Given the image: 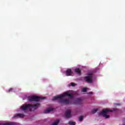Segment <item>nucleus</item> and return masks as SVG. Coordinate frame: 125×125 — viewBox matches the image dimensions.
I'll list each match as a JSON object with an SVG mask.
<instances>
[{"instance_id":"17","label":"nucleus","mask_w":125,"mask_h":125,"mask_svg":"<svg viewBox=\"0 0 125 125\" xmlns=\"http://www.w3.org/2000/svg\"><path fill=\"white\" fill-rule=\"evenodd\" d=\"M68 123L70 124V125H76V122H69Z\"/></svg>"},{"instance_id":"21","label":"nucleus","mask_w":125,"mask_h":125,"mask_svg":"<svg viewBox=\"0 0 125 125\" xmlns=\"http://www.w3.org/2000/svg\"><path fill=\"white\" fill-rule=\"evenodd\" d=\"M115 105H116V106H121V104H116Z\"/></svg>"},{"instance_id":"11","label":"nucleus","mask_w":125,"mask_h":125,"mask_svg":"<svg viewBox=\"0 0 125 125\" xmlns=\"http://www.w3.org/2000/svg\"><path fill=\"white\" fill-rule=\"evenodd\" d=\"M23 114H17L14 116V117H19V118H24Z\"/></svg>"},{"instance_id":"6","label":"nucleus","mask_w":125,"mask_h":125,"mask_svg":"<svg viewBox=\"0 0 125 125\" xmlns=\"http://www.w3.org/2000/svg\"><path fill=\"white\" fill-rule=\"evenodd\" d=\"M74 105H80L83 104V100L80 98L77 99L73 102Z\"/></svg>"},{"instance_id":"20","label":"nucleus","mask_w":125,"mask_h":125,"mask_svg":"<svg viewBox=\"0 0 125 125\" xmlns=\"http://www.w3.org/2000/svg\"><path fill=\"white\" fill-rule=\"evenodd\" d=\"M13 89H12V88H10L9 89V90H8V92H10L11 91H12V90H13Z\"/></svg>"},{"instance_id":"14","label":"nucleus","mask_w":125,"mask_h":125,"mask_svg":"<svg viewBox=\"0 0 125 125\" xmlns=\"http://www.w3.org/2000/svg\"><path fill=\"white\" fill-rule=\"evenodd\" d=\"M97 112V109H94L92 110V114H95V113Z\"/></svg>"},{"instance_id":"22","label":"nucleus","mask_w":125,"mask_h":125,"mask_svg":"<svg viewBox=\"0 0 125 125\" xmlns=\"http://www.w3.org/2000/svg\"><path fill=\"white\" fill-rule=\"evenodd\" d=\"M123 123H125V118L123 119Z\"/></svg>"},{"instance_id":"1","label":"nucleus","mask_w":125,"mask_h":125,"mask_svg":"<svg viewBox=\"0 0 125 125\" xmlns=\"http://www.w3.org/2000/svg\"><path fill=\"white\" fill-rule=\"evenodd\" d=\"M65 96L69 97V98H73V94H70V93L67 92L64 93L62 95H59L55 97H54L53 100H56V99H59V103H62V104H65V105H69L71 104V101H69L68 99H63Z\"/></svg>"},{"instance_id":"13","label":"nucleus","mask_w":125,"mask_h":125,"mask_svg":"<svg viewBox=\"0 0 125 125\" xmlns=\"http://www.w3.org/2000/svg\"><path fill=\"white\" fill-rule=\"evenodd\" d=\"M60 122V120L59 119H57L56 121L52 124L51 125H58V124Z\"/></svg>"},{"instance_id":"18","label":"nucleus","mask_w":125,"mask_h":125,"mask_svg":"<svg viewBox=\"0 0 125 125\" xmlns=\"http://www.w3.org/2000/svg\"><path fill=\"white\" fill-rule=\"evenodd\" d=\"M117 109H113V110L112 109H110V112H115V111H116Z\"/></svg>"},{"instance_id":"10","label":"nucleus","mask_w":125,"mask_h":125,"mask_svg":"<svg viewBox=\"0 0 125 125\" xmlns=\"http://www.w3.org/2000/svg\"><path fill=\"white\" fill-rule=\"evenodd\" d=\"M0 125H15V123L14 122L8 123H1Z\"/></svg>"},{"instance_id":"9","label":"nucleus","mask_w":125,"mask_h":125,"mask_svg":"<svg viewBox=\"0 0 125 125\" xmlns=\"http://www.w3.org/2000/svg\"><path fill=\"white\" fill-rule=\"evenodd\" d=\"M53 110V108H48L45 109V110L43 111V113L44 114H47L48 113H50V112H51Z\"/></svg>"},{"instance_id":"8","label":"nucleus","mask_w":125,"mask_h":125,"mask_svg":"<svg viewBox=\"0 0 125 125\" xmlns=\"http://www.w3.org/2000/svg\"><path fill=\"white\" fill-rule=\"evenodd\" d=\"M72 73L73 72H72V70L71 69H68L66 71L65 75L66 76L68 77L69 76H71V75H72Z\"/></svg>"},{"instance_id":"15","label":"nucleus","mask_w":125,"mask_h":125,"mask_svg":"<svg viewBox=\"0 0 125 125\" xmlns=\"http://www.w3.org/2000/svg\"><path fill=\"white\" fill-rule=\"evenodd\" d=\"M83 116H81L79 118V121L80 122H82V121H83Z\"/></svg>"},{"instance_id":"16","label":"nucleus","mask_w":125,"mask_h":125,"mask_svg":"<svg viewBox=\"0 0 125 125\" xmlns=\"http://www.w3.org/2000/svg\"><path fill=\"white\" fill-rule=\"evenodd\" d=\"M87 91V89L86 88H83L82 89V92H86Z\"/></svg>"},{"instance_id":"7","label":"nucleus","mask_w":125,"mask_h":125,"mask_svg":"<svg viewBox=\"0 0 125 125\" xmlns=\"http://www.w3.org/2000/svg\"><path fill=\"white\" fill-rule=\"evenodd\" d=\"M65 118L67 119H70L71 118V110L68 109L65 113Z\"/></svg>"},{"instance_id":"12","label":"nucleus","mask_w":125,"mask_h":125,"mask_svg":"<svg viewBox=\"0 0 125 125\" xmlns=\"http://www.w3.org/2000/svg\"><path fill=\"white\" fill-rule=\"evenodd\" d=\"M75 73H77V74H78V75H81V73H82V71L80 68H76L75 69Z\"/></svg>"},{"instance_id":"19","label":"nucleus","mask_w":125,"mask_h":125,"mask_svg":"<svg viewBox=\"0 0 125 125\" xmlns=\"http://www.w3.org/2000/svg\"><path fill=\"white\" fill-rule=\"evenodd\" d=\"M75 85H76V84L74 83H71V86H75Z\"/></svg>"},{"instance_id":"5","label":"nucleus","mask_w":125,"mask_h":125,"mask_svg":"<svg viewBox=\"0 0 125 125\" xmlns=\"http://www.w3.org/2000/svg\"><path fill=\"white\" fill-rule=\"evenodd\" d=\"M110 112L109 109H105L104 110H103L102 112H101L99 113V116H103L104 118H105V119L109 118V116L107 115L108 113Z\"/></svg>"},{"instance_id":"4","label":"nucleus","mask_w":125,"mask_h":125,"mask_svg":"<svg viewBox=\"0 0 125 125\" xmlns=\"http://www.w3.org/2000/svg\"><path fill=\"white\" fill-rule=\"evenodd\" d=\"M93 74L90 73L88 74L84 78V81L86 82V83H92L93 82Z\"/></svg>"},{"instance_id":"3","label":"nucleus","mask_w":125,"mask_h":125,"mask_svg":"<svg viewBox=\"0 0 125 125\" xmlns=\"http://www.w3.org/2000/svg\"><path fill=\"white\" fill-rule=\"evenodd\" d=\"M28 99L30 102H40V99H45V97H39L37 96H32L28 97Z\"/></svg>"},{"instance_id":"2","label":"nucleus","mask_w":125,"mask_h":125,"mask_svg":"<svg viewBox=\"0 0 125 125\" xmlns=\"http://www.w3.org/2000/svg\"><path fill=\"white\" fill-rule=\"evenodd\" d=\"M40 105L39 103H37L35 104H25V105L21 106V109L23 111H26V110H28V109H29L30 111H34L35 110H37Z\"/></svg>"}]
</instances>
